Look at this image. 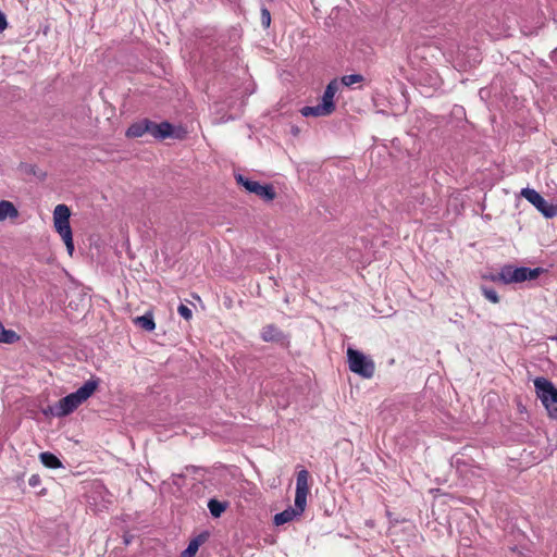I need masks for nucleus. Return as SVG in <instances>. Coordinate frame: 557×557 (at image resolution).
<instances>
[{"instance_id":"1","label":"nucleus","mask_w":557,"mask_h":557,"mask_svg":"<svg viewBox=\"0 0 557 557\" xmlns=\"http://www.w3.org/2000/svg\"><path fill=\"white\" fill-rule=\"evenodd\" d=\"M99 380L86 381L76 392L61 398L53 407L52 413L55 417H65L72 413L79 405L86 401L98 388Z\"/></svg>"},{"instance_id":"2","label":"nucleus","mask_w":557,"mask_h":557,"mask_svg":"<svg viewBox=\"0 0 557 557\" xmlns=\"http://www.w3.org/2000/svg\"><path fill=\"white\" fill-rule=\"evenodd\" d=\"M542 272V268H515L513 265L506 264L500 269V271L497 274L492 275L491 280L493 282H503L504 284L522 283L525 281L536 280Z\"/></svg>"},{"instance_id":"3","label":"nucleus","mask_w":557,"mask_h":557,"mask_svg":"<svg viewBox=\"0 0 557 557\" xmlns=\"http://www.w3.org/2000/svg\"><path fill=\"white\" fill-rule=\"evenodd\" d=\"M349 370L361 377L371 379L375 372L374 361L363 352L349 347L347 349Z\"/></svg>"},{"instance_id":"4","label":"nucleus","mask_w":557,"mask_h":557,"mask_svg":"<svg viewBox=\"0 0 557 557\" xmlns=\"http://www.w3.org/2000/svg\"><path fill=\"white\" fill-rule=\"evenodd\" d=\"M521 196L532 203L546 219H552L557 215V205L548 202L535 189L523 188Z\"/></svg>"},{"instance_id":"5","label":"nucleus","mask_w":557,"mask_h":557,"mask_svg":"<svg viewBox=\"0 0 557 557\" xmlns=\"http://www.w3.org/2000/svg\"><path fill=\"white\" fill-rule=\"evenodd\" d=\"M236 182L249 193L256 194L265 201H272L276 197L274 187L271 184L261 185L259 182L251 181L242 174L236 175Z\"/></svg>"},{"instance_id":"6","label":"nucleus","mask_w":557,"mask_h":557,"mask_svg":"<svg viewBox=\"0 0 557 557\" xmlns=\"http://www.w3.org/2000/svg\"><path fill=\"white\" fill-rule=\"evenodd\" d=\"M534 387L537 397L546 409L557 404V387L547 379L540 376L534 380Z\"/></svg>"},{"instance_id":"7","label":"nucleus","mask_w":557,"mask_h":557,"mask_svg":"<svg viewBox=\"0 0 557 557\" xmlns=\"http://www.w3.org/2000/svg\"><path fill=\"white\" fill-rule=\"evenodd\" d=\"M308 478L309 472L306 469H302L297 473L295 507L293 509L297 511L298 515H301L306 508L307 495L309 494Z\"/></svg>"},{"instance_id":"8","label":"nucleus","mask_w":557,"mask_h":557,"mask_svg":"<svg viewBox=\"0 0 557 557\" xmlns=\"http://www.w3.org/2000/svg\"><path fill=\"white\" fill-rule=\"evenodd\" d=\"M260 337L265 343H274L284 348L289 347L290 344L289 335L284 333L275 324L264 325L261 330Z\"/></svg>"},{"instance_id":"9","label":"nucleus","mask_w":557,"mask_h":557,"mask_svg":"<svg viewBox=\"0 0 557 557\" xmlns=\"http://www.w3.org/2000/svg\"><path fill=\"white\" fill-rule=\"evenodd\" d=\"M71 211L66 205H58L53 211L55 231L60 236L72 233L70 225Z\"/></svg>"},{"instance_id":"10","label":"nucleus","mask_w":557,"mask_h":557,"mask_svg":"<svg viewBox=\"0 0 557 557\" xmlns=\"http://www.w3.org/2000/svg\"><path fill=\"white\" fill-rule=\"evenodd\" d=\"M151 120L143 119L129 125V127L125 132V136L127 138H139L145 134H149L151 132Z\"/></svg>"},{"instance_id":"11","label":"nucleus","mask_w":557,"mask_h":557,"mask_svg":"<svg viewBox=\"0 0 557 557\" xmlns=\"http://www.w3.org/2000/svg\"><path fill=\"white\" fill-rule=\"evenodd\" d=\"M151 132L150 135L158 140H162L169 138L173 135V125L166 121L161 123H156L151 121Z\"/></svg>"},{"instance_id":"12","label":"nucleus","mask_w":557,"mask_h":557,"mask_svg":"<svg viewBox=\"0 0 557 557\" xmlns=\"http://www.w3.org/2000/svg\"><path fill=\"white\" fill-rule=\"evenodd\" d=\"M210 537L209 531H202L193 540H190L187 548L182 552L180 557H194L199 549V547L208 541Z\"/></svg>"},{"instance_id":"13","label":"nucleus","mask_w":557,"mask_h":557,"mask_svg":"<svg viewBox=\"0 0 557 557\" xmlns=\"http://www.w3.org/2000/svg\"><path fill=\"white\" fill-rule=\"evenodd\" d=\"M337 90H338V82H337V79H333L327 84V86L323 92V96H322L321 103L326 104L327 109L331 110L332 112H334L336 109V106L334 103V96L337 92Z\"/></svg>"},{"instance_id":"14","label":"nucleus","mask_w":557,"mask_h":557,"mask_svg":"<svg viewBox=\"0 0 557 557\" xmlns=\"http://www.w3.org/2000/svg\"><path fill=\"white\" fill-rule=\"evenodd\" d=\"M300 113L302 114V116L308 117V116H329L333 112L327 109L326 104L319 103V104L312 106V107H309V106L304 107L300 110Z\"/></svg>"},{"instance_id":"15","label":"nucleus","mask_w":557,"mask_h":557,"mask_svg":"<svg viewBox=\"0 0 557 557\" xmlns=\"http://www.w3.org/2000/svg\"><path fill=\"white\" fill-rule=\"evenodd\" d=\"M133 321L135 325L147 332H152L156 329V323L151 311L146 312L144 315L136 317Z\"/></svg>"},{"instance_id":"16","label":"nucleus","mask_w":557,"mask_h":557,"mask_svg":"<svg viewBox=\"0 0 557 557\" xmlns=\"http://www.w3.org/2000/svg\"><path fill=\"white\" fill-rule=\"evenodd\" d=\"M17 216L18 211L11 201H0V221H4L7 219H16Z\"/></svg>"},{"instance_id":"17","label":"nucleus","mask_w":557,"mask_h":557,"mask_svg":"<svg viewBox=\"0 0 557 557\" xmlns=\"http://www.w3.org/2000/svg\"><path fill=\"white\" fill-rule=\"evenodd\" d=\"M39 459L41 463L49 469H58L63 467L61 460L50 451L41 453L39 455Z\"/></svg>"},{"instance_id":"18","label":"nucleus","mask_w":557,"mask_h":557,"mask_svg":"<svg viewBox=\"0 0 557 557\" xmlns=\"http://www.w3.org/2000/svg\"><path fill=\"white\" fill-rule=\"evenodd\" d=\"M296 516H299L297 511H295L292 507H288L282 512L276 513L273 521L275 525H282L292 521Z\"/></svg>"},{"instance_id":"19","label":"nucleus","mask_w":557,"mask_h":557,"mask_svg":"<svg viewBox=\"0 0 557 557\" xmlns=\"http://www.w3.org/2000/svg\"><path fill=\"white\" fill-rule=\"evenodd\" d=\"M227 508V503L212 498L208 502V509L212 517L219 518Z\"/></svg>"},{"instance_id":"20","label":"nucleus","mask_w":557,"mask_h":557,"mask_svg":"<svg viewBox=\"0 0 557 557\" xmlns=\"http://www.w3.org/2000/svg\"><path fill=\"white\" fill-rule=\"evenodd\" d=\"M18 339L20 336L16 332L4 329L3 324L0 322V343L13 344Z\"/></svg>"},{"instance_id":"21","label":"nucleus","mask_w":557,"mask_h":557,"mask_svg":"<svg viewBox=\"0 0 557 557\" xmlns=\"http://www.w3.org/2000/svg\"><path fill=\"white\" fill-rule=\"evenodd\" d=\"M364 81V77L361 74H349L344 75L341 79L342 84L349 87L356 83H361Z\"/></svg>"},{"instance_id":"22","label":"nucleus","mask_w":557,"mask_h":557,"mask_svg":"<svg viewBox=\"0 0 557 557\" xmlns=\"http://www.w3.org/2000/svg\"><path fill=\"white\" fill-rule=\"evenodd\" d=\"M481 292H482L483 296L491 302H493V304L499 302L498 294L494 288L487 287V286H482Z\"/></svg>"},{"instance_id":"23","label":"nucleus","mask_w":557,"mask_h":557,"mask_svg":"<svg viewBox=\"0 0 557 557\" xmlns=\"http://www.w3.org/2000/svg\"><path fill=\"white\" fill-rule=\"evenodd\" d=\"M61 237L66 246L69 255L72 256L73 251H74L73 234L70 233V234L63 235Z\"/></svg>"},{"instance_id":"24","label":"nucleus","mask_w":557,"mask_h":557,"mask_svg":"<svg viewBox=\"0 0 557 557\" xmlns=\"http://www.w3.org/2000/svg\"><path fill=\"white\" fill-rule=\"evenodd\" d=\"M271 23V14L267 8L261 9V24L264 28H268Z\"/></svg>"},{"instance_id":"25","label":"nucleus","mask_w":557,"mask_h":557,"mask_svg":"<svg viewBox=\"0 0 557 557\" xmlns=\"http://www.w3.org/2000/svg\"><path fill=\"white\" fill-rule=\"evenodd\" d=\"M177 311H178L180 315L183 317L187 321L190 320L193 317L191 310L186 305L181 304L177 308Z\"/></svg>"},{"instance_id":"26","label":"nucleus","mask_w":557,"mask_h":557,"mask_svg":"<svg viewBox=\"0 0 557 557\" xmlns=\"http://www.w3.org/2000/svg\"><path fill=\"white\" fill-rule=\"evenodd\" d=\"M23 166H24V169H25V172H26V173H32V174H34V175H37V176H38L39 178H41V180H44V178H45V176H46V174H45V173H42V172H40V173L38 174V173H37V171H36V169H35V166H34V165H32V164H24Z\"/></svg>"},{"instance_id":"27","label":"nucleus","mask_w":557,"mask_h":557,"mask_svg":"<svg viewBox=\"0 0 557 557\" xmlns=\"http://www.w3.org/2000/svg\"><path fill=\"white\" fill-rule=\"evenodd\" d=\"M40 483H41V479H40L39 474H33L28 479V484L32 487H37L40 485Z\"/></svg>"},{"instance_id":"28","label":"nucleus","mask_w":557,"mask_h":557,"mask_svg":"<svg viewBox=\"0 0 557 557\" xmlns=\"http://www.w3.org/2000/svg\"><path fill=\"white\" fill-rule=\"evenodd\" d=\"M7 27H8L7 17H5L4 13L2 11H0V33L5 30Z\"/></svg>"},{"instance_id":"29","label":"nucleus","mask_w":557,"mask_h":557,"mask_svg":"<svg viewBox=\"0 0 557 557\" xmlns=\"http://www.w3.org/2000/svg\"><path fill=\"white\" fill-rule=\"evenodd\" d=\"M547 410H548L549 416H550L552 418H554V419H556V418H557V408H556V407H554V408H550V407H549V409H547Z\"/></svg>"},{"instance_id":"30","label":"nucleus","mask_w":557,"mask_h":557,"mask_svg":"<svg viewBox=\"0 0 557 557\" xmlns=\"http://www.w3.org/2000/svg\"><path fill=\"white\" fill-rule=\"evenodd\" d=\"M39 494H41V495L46 494V488H42V490L39 492Z\"/></svg>"}]
</instances>
